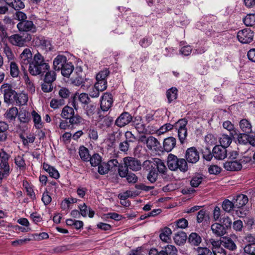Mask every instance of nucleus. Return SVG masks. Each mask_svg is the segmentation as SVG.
I'll return each mask as SVG.
<instances>
[{
  "label": "nucleus",
  "instance_id": "f257e3e1",
  "mask_svg": "<svg viewBox=\"0 0 255 255\" xmlns=\"http://www.w3.org/2000/svg\"><path fill=\"white\" fill-rule=\"evenodd\" d=\"M49 69L50 66L45 62L44 57L39 52H37L34 55L28 70L32 75L37 76L45 73Z\"/></svg>",
  "mask_w": 255,
  "mask_h": 255
},
{
  "label": "nucleus",
  "instance_id": "f03ea898",
  "mask_svg": "<svg viewBox=\"0 0 255 255\" xmlns=\"http://www.w3.org/2000/svg\"><path fill=\"white\" fill-rule=\"evenodd\" d=\"M167 165L169 169L172 171L179 170L185 172L188 170V165L186 160L184 158H178L172 154H169L167 158Z\"/></svg>",
  "mask_w": 255,
  "mask_h": 255
},
{
  "label": "nucleus",
  "instance_id": "7ed1b4c3",
  "mask_svg": "<svg viewBox=\"0 0 255 255\" xmlns=\"http://www.w3.org/2000/svg\"><path fill=\"white\" fill-rule=\"evenodd\" d=\"M187 123L188 121L186 119H182L179 120L174 125V128L177 130L179 139L182 144L185 142L187 138Z\"/></svg>",
  "mask_w": 255,
  "mask_h": 255
},
{
  "label": "nucleus",
  "instance_id": "20e7f679",
  "mask_svg": "<svg viewBox=\"0 0 255 255\" xmlns=\"http://www.w3.org/2000/svg\"><path fill=\"white\" fill-rule=\"evenodd\" d=\"M1 92L3 94L4 102L11 103L14 102L16 92L12 89V86L8 83H4L1 86Z\"/></svg>",
  "mask_w": 255,
  "mask_h": 255
},
{
  "label": "nucleus",
  "instance_id": "39448f33",
  "mask_svg": "<svg viewBox=\"0 0 255 255\" xmlns=\"http://www.w3.org/2000/svg\"><path fill=\"white\" fill-rule=\"evenodd\" d=\"M31 39V36L30 34H26V36L20 35L18 34H13L10 36L8 38V41L13 45L22 47L24 46L26 42L29 41Z\"/></svg>",
  "mask_w": 255,
  "mask_h": 255
},
{
  "label": "nucleus",
  "instance_id": "423d86ee",
  "mask_svg": "<svg viewBox=\"0 0 255 255\" xmlns=\"http://www.w3.org/2000/svg\"><path fill=\"white\" fill-rule=\"evenodd\" d=\"M139 142L145 144L147 148L150 150H156L158 148L159 142L153 136L147 137L144 135H140L138 139Z\"/></svg>",
  "mask_w": 255,
  "mask_h": 255
},
{
  "label": "nucleus",
  "instance_id": "0eeeda50",
  "mask_svg": "<svg viewBox=\"0 0 255 255\" xmlns=\"http://www.w3.org/2000/svg\"><path fill=\"white\" fill-rule=\"evenodd\" d=\"M254 36V32L250 28H245L238 31L237 38L239 41L242 43H249L251 42Z\"/></svg>",
  "mask_w": 255,
  "mask_h": 255
},
{
  "label": "nucleus",
  "instance_id": "6e6552de",
  "mask_svg": "<svg viewBox=\"0 0 255 255\" xmlns=\"http://www.w3.org/2000/svg\"><path fill=\"white\" fill-rule=\"evenodd\" d=\"M123 161L125 165L132 171H137L141 168L142 165L140 161L134 157H126L123 158Z\"/></svg>",
  "mask_w": 255,
  "mask_h": 255
},
{
  "label": "nucleus",
  "instance_id": "1a4fd4ad",
  "mask_svg": "<svg viewBox=\"0 0 255 255\" xmlns=\"http://www.w3.org/2000/svg\"><path fill=\"white\" fill-rule=\"evenodd\" d=\"M17 27L20 31H29L34 33L36 31V27L31 20L20 21L17 24Z\"/></svg>",
  "mask_w": 255,
  "mask_h": 255
},
{
  "label": "nucleus",
  "instance_id": "9d476101",
  "mask_svg": "<svg viewBox=\"0 0 255 255\" xmlns=\"http://www.w3.org/2000/svg\"><path fill=\"white\" fill-rule=\"evenodd\" d=\"M199 153L195 147L188 148L186 151L185 158L186 161L195 163L199 160Z\"/></svg>",
  "mask_w": 255,
  "mask_h": 255
},
{
  "label": "nucleus",
  "instance_id": "9b49d317",
  "mask_svg": "<svg viewBox=\"0 0 255 255\" xmlns=\"http://www.w3.org/2000/svg\"><path fill=\"white\" fill-rule=\"evenodd\" d=\"M113 104V98L112 94L105 93L101 98L100 107L104 112L108 111L111 107Z\"/></svg>",
  "mask_w": 255,
  "mask_h": 255
},
{
  "label": "nucleus",
  "instance_id": "f8f14e48",
  "mask_svg": "<svg viewBox=\"0 0 255 255\" xmlns=\"http://www.w3.org/2000/svg\"><path fill=\"white\" fill-rule=\"evenodd\" d=\"M110 70L108 68H104L103 70H101L96 75V84L100 85L101 86H105L107 88V78L110 74Z\"/></svg>",
  "mask_w": 255,
  "mask_h": 255
},
{
  "label": "nucleus",
  "instance_id": "ddd939ff",
  "mask_svg": "<svg viewBox=\"0 0 255 255\" xmlns=\"http://www.w3.org/2000/svg\"><path fill=\"white\" fill-rule=\"evenodd\" d=\"M33 58L31 50L29 48H25L20 55V62L22 67L30 65Z\"/></svg>",
  "mask_w": 255,
  "mask_h": 255
},
{
  "label": "nucleus",
  "instance_id": "4468645a",
  "mask_svg": "<svg viewBox=\"0 0 255 255\" xmlns=\"http://www.w3.org/2000/svg\"><path fill=\"white\" fill-rule=\"evenodd\" d=\"M132 119V116L128 113L124 112L116 120L115 124L122 128L130 123Z\"/></svg>",
  "mask_w": 255,
  "mask_h": 255
},
{
  "label": "nucleus",
  "instance_id": "2eb2a0df",
  "mask_svg": "<svg viewBox=\"0 0 255 255\" xmlns=\"http://www.w3.org/2000/svg\"><path fill=\"white\" fill-rule=\"evenodd\" d=\"M132 125L135 127L139 133H144L147 131L145 125L142 121L141 117L137 116L132 118Z\"/></svg>",
  "mask_w": 255,
  "mask_h": 255
},
{
  "label": "nucleus",
  "instance_id": "dca6fc26",
  "mask_svg": "<svg viewBox=\"0 0 255 255\" xmlns=\"http://www.w3.org/2000/svg\"><path fill=\"white\" fill-rule=\"evenodd\" d=\"M68 63L65 56L59 54L53 60V68L56 71H60L66 63Z\"/></svg>",
  "mask_w": 255,
  "mask_h": 255
},
{
  "label": "nucleus",
  "instance_id": "f3484780",
  "mask_svg": "<svg viewBox=\"0 0 255 255\" xmlns=\"http://www.w3.org/2000/svg\"><path fill=\"white\" fill-rule=\"evenodd\" d=\"M224 167L228 171H238L242 168V164L240 161L228 160L224 163Z\"/></svg>",
  "mask_w": 255,
  "mask_h": 255
},
{
  "label": "nucleus",
  "instance_id": "a211bd4d",
  "mask_svg": "<svg viewBox=\"0 0 255 255\" xmlns=\"http://www.w3.org/2000/svg\"><path fill=\"white\" fill-rule=\"evenodd\" d=\"M213 156L219 160L224 159L227 156L226 148L220 145L215 146L213 149Z\"/></svg>",
  "mask_w": 255,
  "mask_h": 255
},
{
  "label": "nucleus",
  "instance_id": "6ab92c4d",
  "mask_svg": "<svg viewBox=\"0 0 255 255\" xmlns=\"http://www.w3.org/2000/svg\"><path fill=\"white\" fill-rule=\"evenodd\" d=\"M213 246L212 251L214 255H226L227 253L225 250L223 248L220 241H213L211 242Z\"/></svg>",
  "mask_w": 255,
  "mask_h": 255
},
{
  "label": "nucleus",
  "instance_id": "aec40b11",
  "mask_svg": "<svg viewBox=\"0 0 255 255\" xmlns=\"http://www.w3.org/2000/svg\"><path fill=\"white\" fill-rule=\"evenodd\" d=\"M163 144L164 150L170 152L175 147L176 139L172 136L168 137L164 139Z\"/></svg>",
  "mask_w": 255,
  "mask_h": 255
},
{
  "label": "nucleus",
  "instance_id": "412c9836",
  "mask_svg": "<svg viewBox=\"0 0 255 255\" xmlns=\"http://www.w3.org/2000/svg\"><path fill=\"white\" fill-rule=\"evenodd\" d=\"M234 202L235 205V208H240L247 204L249 199L247 195L244 194H239L234 198Z\"/></svg>",
  "mask_w": 255,
  "mask_h": 255
},
{
  "label": "nucleus",
  "instance_id": "4be33fe9",
  "mask_svg": "<svg viewBox=\"0 0 255 255\" xmlns=\"http://www.w3.org/2000/svg\"><path fill=\"white\" fill-rule=\"evenodd\" d=\"M211 230L214 235L217 237H221L227 233L226 229L221 224L216 223L212 225Z\"/></svg>",
  "mask_w": 255,
  "mask_h": 255
},
{
  "label": "nucleus",
  "instance_id": "5701e85b",
  "mask_svg": "<svg viewBox=\"0 0 255 255\" xmlns=\"http://www.w3.org/2000/svg\"><path fill=\"white\" fill-rule=\"evenodd\" d=\"M23 80L26 85L27 90L31 93H33L35 91V87L33 80L28 76L27 73L24 72Z\"/></svg>",
  "mask_w": 255,
  "mask_h": 255
},
{
  "label": "nucleus",
  "instance_id": "b1692460",
  "mask_svg": "<svg viewBox=\"0 0 255 255\" xmlns=\"http://www.w3.org/2000/svg\"><path fill=\"white\" fill-rule=\"evenodd\" d=\"M43 168L45 171L48 173L49 176L55 179H57L60 177V174L58 170L53 166L50 165L47 163H44Z\"/></svg>",
  "mask_w": 255,
  "mask_h": 255
},
{
  "label": "nucleus",
  "instance_id": "393cba45",
  "mask_svg": "<svg viewBox=\"0 0 255 255\" xmlns=\"http://www.w3.org/2000/svg\"><path fill=\"white\" fill-rule=\"evenodd\" d=\"M10 173V168L8 163H0V184L3 178L7 177Z\"/></svg>",
  "mask_w": 255,
  "mask_h": 255
},
{
  "label": "nucleus",
  "instance_id": "a878e982",
  "mask_svg": "<svg viewBox=\"0 0 255 255\" xmlns=\"http://www.w3.org/2000/svg\"><path fill=\"white\" fill-rule=\"evenodd\" d=\"M113 120L112 117L109 116L102 117L99 116V119L98 123L101 128H109L112 124Z\"/></svg>",
  "mask_w": 255,
  "mask_h": 255
},
{
  "label": "nucleus",
  "instance_id": "bb28decb",
  "mask_svg": "<svg viewBox=\"0 0 255 255\" xmlns=\"http://www.w3.org/2000/svg\"><path fill=\"white\" fill-rule=\"evenodd\" d=\"M31 117L34 123V126L36 129H40L43 127L41 116L35 111H32L31 113Z\"/></svg>",
  "mask_w": 255,
  "mask_h": 255
},
{
  "label": "nucleus",
  "instance_id": "cd10ccee",
  "mask_svg": "<svg viewBox=\"0 0 255 255\" xmlns=\"http://www.w3.org/2000/svg\"><path fill=\"white\" fill-rule=\"evenodd\" d=\"M80 214L83 217H86L87 215L90 218H93L94 216L95 212L91 210L90 208H88L85 203L79 205Z\"/></svg>",
  "mask_w": 255,
  "mask_h": 255
},
{
  "label": "nucleus",
  "instance_id": "c85d7f7f",
  "mask_svg": "<svg viewBox=\"0 0 255 255\" xmlns=\"http://www.w3.org/2000/svg\"><path fill=\"white\" fill-rule=\"evenodd\" d=\"M220 243L223 247L231 251H234L237 248L235 243L230 238H224Z\"/></svg>",
  "mask_w": 255,
  "mask_h": 255
},
{
  "label": "nucleus",
  "instance_id": "c756f323",
  "mask_svg": "<svg viewBox=\"0 0 255 255\" xmlns=\"http://www.w3.org/2000/svg\"><path fill=\"white\" fill-rule=\"evenodd\" d=\"M107 88L105 86H101L100 85L95 84L94 86L89 92V96L92 98H97L99 96L100 92L104 91Z\"/></svg>",
  "mask_w": 255,
  "mask_h": 255
},
{
  "label": "nucleus",
  "instance_id": "7c9ffc66",
  "mask_svg": "<svg viewBox=\"0 0 255 255\" xmlns=\"http://www.w3.org/2000/svg\"><path fill=\"white\" fill-rule=\"evenodd\" d=\"M27 101L28 96L26 94L23 93H16L14 102H15L17 105H24L26 104Z\"/></svg>",
  "mask_w": 255,
  "mask_h": 255
},
{
  "label": "nucleus",
  "instance_id": "2f4dec72",
  "mask_svg": "<svg viewBox=\"0 0 255 255\" xmlns=\"http://www.w3.org/2000/svg\"><path fill=\"white\" fill-rule=\"evenodd\" d=\"M187 235L183 231L178 232L174 237V242L176 245L180 246L183 245L186 241Z\"/></svg>",
  "mask_w": 255,
  "mask_h": 255
},
{
  "label": "nucleus",
  "instance_id": "473e14b6",
  "mask_svg": "<svg viewBox=\"0 0 255 255\" xmlns=\"http://www.w3.org/2000/svg\"><path fill=\"white\" fill-rule=\"evenodd\" d=\"M23 156V155H18L15 156L14 159L15 165L21 171H24L26 166Z\"/></svg>",
  "mask_w": 255,
  "mask_h": 255
},
{
  "label": "nucleus",
  "instance_id": "72a5a7b5",
  "mask_svg": "<svg viewBox=\"0 0 255 255\" xmlns=\"http://www.w3.org/2000/svg\"><path fill=\"white\" fill-rule=\"evenodd\" d=\"M178 96V90L175 87H172L166 92V97L168 102L171 103L174 101Z\"/></svg>",
  "mask_w": 255,
  "mask_h": 255
},
{
  "label": "nucleus",
  "instance_id": "f704fd0d",
  "mask_svg": "<svg viewBox=\"0 0 255 255\" xmlns=\"http://www.w3.org/2000/svg\"><path fill=\"white\" fill-rule=\"evenodd\" d=\"M74 114L75 112L72 108L68 106H66L63 108L61 111V116L63 119L69 120Z\"/></svg>",
  "mask_w": 255,
  "mask_h": 255
},
{
  "label": "nucleus",
  "instance_id": "c9c22d12",
  "mask_svg": "<svg viewBox=\"0 0 255 255\" xmlns=\"http://www.w3.org/2000/svg\"><path fill=\"white\" fill-rule=\"evenodd\" d=\"M74 66L71 62H68L62 67L61 71L62 75L66 77H69L74 70Z\"/></svg>",
  "mask_w": 255,
  "mask_h": 255
},
{
  "label": "nucleus",
  "instance_id": "e433bc0d",
  "mask_svg": "<svg viewBox=\"0 0 255 255\" xmlns=\"http://www.w3.org/2000/svg\"><path fill=\"white\" fill-rule=\"evenodd\" d=\"M39 44L40 45L43 49L46 52L51 51L53 49V46L51 44V41L44 37L38 39Z\"/></svg>",
  "mask_w": 255,
  "mask_h": 255
},
{
  "label": "nucleus",
  "instance_id": "4c0bfd02",
  "mask_svg": "<svg viewBox=\"0 0 255 255\" xmlns=\"http://www.w3.org/2000/svg\"><path fill=\"white\" fill-rule=\"evenodd\" d=\"M155 167L157 168L159 173L162 174H166L167 171V168L164 163L159 158H155Z\"/></svg>",
  "mask_w": 255,
  "mask_h": 255
},
{
  "label": "nucleus",
  "instance_id": "58836bf2",
  "mask_svg": "<svg viewBox=\"0 0 255 255\" xmlns=\"http://www.w3.org/2000/svg\"><path fill=\"white\" fill-rule=\"evenodd\" d=\"M201 237L196 233H192L189 236L188 242L189 243L194 246H198L201 242Z\"/></svg>",
  "mask_w": 255,
  "mask_h": 255
},
{
  "label": "nucleus",
  "instance_id": "ea45409f",
  "mask_svg": "<svg viewBox=\"0 0 255 255\" xmlns=\"http://www.w3.org/2000/svg\"><path fill=\"white\" fill-rule=\"evenodd\" d=\"M102 157L97 153H94L90 156L88 161L92 166L96 167L102 162Z\"/></svg>",
  "mask_w": 255,
  "mask_h": 255
},
{
  "label": "nucleus",
  "instance_id": "a19ab883",
  "mask_svg": "<svg viewBox=\"0 0 255 255\" xmlns=\"http://www.w3.org/2000/svg\"><path fill=\"white\" fill-rule=\"evenodd\" d=\"M171 234V230L168 227H165L161 231L160 234V238L162 241L168 243L170 240Z\"/></svg>",
  "mask_w": 255,
  "mask_h": 255
},
{
  "label": "nucleus",
  "instance_id": "79ce46f5",
  "mask_svg": "<svg viewBox=\"0 0 255 255\" xmlns=\"http://www.w3.org/2000/svg\"><path fill=\"white\" fill-rule=\"evenodd\" d=\"M65 101L63 99L53 98L50 102V107L53 109H57L64 106Z\"/></svg>",
  "mask_w": 255,
  "mask_h": 255
},
{
  "label": "nucleus",
  "instance_id": "37998d69",
  "mask_svg": "<svg viewBox=\"0 0 255 255\" xmlns=\"http://www.w3.org/2000/svg\"><path fill=\"white\" fill-rule=\"evenodd\" d=\"M240 127L243 132L249 133L252 131V126L249 121L243 119L240 121Z\"/></svg>",
  "mask_w": 255,
  "mask_h": 255
},
{
  "label": "nucleus",
  "instance_id": "c03bdc74",
  "mask_svg": "<svg viewBox=\"0 0 255 255\" xmlns=\"http://www.w3.org/2000/svg\"><path fill=\"white\" fill-rule=\"evenodd\" d=\"M244 24L247 26H255V14L250 13L247 14L243 19Z\"/></svg>",
  "mask_w": 255,
  "mask_h": 255
},
{
  "label": "nucleus",
  "instance_id": "a18cd8bd",
  "mask_svg": "<svg viewBox=\"0 0 255 255\" xmlns=\"http://www.w3.org/2000/svg\"><path fill=\"white\" fill-rule=\"evenodd\" d=\"M79 154L81 159L87 162L90 157L88 149L84 146H81L79 150Z\"/></svg>",
  "mask_w": 255,
  "mask_h": 255
},
{
  "label": "nucleus",
  "instance_id": "49530a36",
  "mask_svg": "<svg viewBox=\"0 0 255 255\" xmlns=\"http://www.w3.org/2000/svg\"><path fill=\"white\" fill-rule=\"evenodd\" d=\"M9 72L10 76L13 78H17L19 74V70L16 63L11 62L9 66Z\"/></svg>",
  "mask_w": 255,
  "mask_h": 255
},
{
  "label": "nucleus",
  "instance_id": "de8ad7c7",
  "mask_svg": "<svg viewBox=\"0 0 255 255\" xmlns=\"http://www.w3.org/2000/svg\"><path fill=\"white\" fill-rule=\"evenodd\" d=\"M219 141L221 146L225 147H228L232 142L231 137L226 134H223L219 138Z\"/></svg>",
  "mask_w": 255,
  "mask_h": 255
},
{
  "label": "nucleus",
  "instance_id": "09e8293b",
  "mask_svg": "<svg viewBox=\"0 0 255 255\" xmlns=\"http://www.w3.org/2000/svg\"><path fill=\"white\" fill-rule=\"evenodd\" d=\"M234 208H235L234 202H232L228 199H225L222 203V208L226 212H231Z\"/></svg>",
  "mask_w": 255,
  "mask_h": 255
},
{
  "label": "nucleus",
  "instance_id": "8fccbe9b",
  "mask_svg": "<svg viewBox=\"0 0 255 255\" xmlns=\"http://www.w3.org/2000/svg\"><path fill=\"white\" fill-rule=\"evenodd\" d=\"M84 119L79 115L75 114L69 119V123L72 126H78L84 123Z\"/></svg>",
  "mask_w": 255,
  "mask_h": 255
},
{
  "label": "nucleus",
  "instance_id": "3c124183",
  "mask_svg": "<svg viewBox=\"0 0 255 255\" xmlns=\"http://www.w3.org/2000/svg\"><path fill=\"white\" fill-rule=\"evenodd\" d=\"M46 74L45 75L44 80L46 82H50L53 83L56 80V73L55 71L53 70H47L45 72Z\"/></svg>",
  "mask_w": 255,
  "mask_h": 255
},
{
  "label": "nucleus",
  "instance_id": "603ef678",
  "mask_svg": "<svg viewBox=\"0 0 255 255\" xmlns=\"http://www.w3.org/2000/svg\"><path fill=\"white\" fill-rule=\"evenodd\" d=\"M18 110L15 107L10 108L6 111L5 114V117L10 120H13L15 119L16 116L18 115Z\"/></svg>",
  "mask_w": 255,
  "mask_h": 255
},
{
  "label": "nucleus",
  "instance_id": "864d4df0",
  "mask_svg": "<svg viewBox=\"0 0 255 255\" xmlns=\"http://www.w3.org/2000/svg\"><path fill=\"white\" fill-rule=\"evenodd\" d=\"M18 117L21 123H28L30 120L29 114L25 110L20 111L18 113Z\"/></svg>",
  "mask_w": 255,
  "mask_h": 255
},
{
  "label": "nucleus",
  "instance_id": "5fc2aeb1",
  "mask_svg": "<svg viewBox=\"0 0 255 255\" xmlns=\"http://www.w3.org/2000/svg\"><path fill=\"white\" fill-rule=\"evenodd\" d=\"M158 172L156 171V167L152 168L151 170L149 171V173L147 174V178L149 181L151 183H154L157 178Z\"/></svg>",
  "mask_w": 255,
  "mask_h": 255
},
{
  "label": "nucleus",
  "instance_id": "6e6d98bb",
  "mask_svg": "<svg viewBox=\"0 0 255 255\" xmlns=\"http://www.w3.org/2000/svg\"><path fill=\"white\" fill-rule=\"evenodd\" d=\"M3 53L5 56L7 57L8 61L14 60L15 56L14 54L10 47L7 45L3 47Z\"/></svg>",
  "mask_w": 255,
  "mask_h": 255
},
{
  "label": "nucleus",
  "instance_id": "4d7b16f0",
  "mask_svg": "<svg viewBox=\"0 0 255 255\" xmlns=\"http://www.w3.org/2000/svg\"><path fill=\"white\" fill-rule=\"evenodd\" d=\"M10 155L3 149H0V163H8Z\"/></svg>",
  "mask_w": 255,
  "mask_h": 255
},
{
  "label": "nucleus",
  "instance_id": "13d9d810",
  "mask_svg": "<svg viewBox=\"0 0 255 255\" xmlns=\"http://www.w3.org/2000/svg\"><path fill=\"white\" fill-rule=\"evenodd\" d=\"M209 218V216L206 214V210L202 209L199 211L197 216V221L201 223Z\"/></svg>",
  "mask_w": 255,
  "mask_h": 255
},
{
  "label": "nucleus",
  "instance_id": "bf43d9fd",
  "mask_svg": "<svg viewBox=\"0 0 255 255\" xmlns=\"http://www.w3.org/2000/svg\"><path fill=\"white\" fill-rule=\"evenodd\" d=\"M97 166L98 167V172L101 175L106 174L109 171V168L107 162H101Z\"/></svg>",
  "mask_w": 255,
  "mask_h": 255
},
{
  "label": "nucleus",
  "instance_id": "052dcab7",
  "mask_svg": "<svg viewBox=\"0 0 255 255\" xmlns=\"http://www.w3.org/2000/svg\"><path fill=\"white\" fill-rule=\"evenodd\" d=\"M221 224L227 230L231 227L232 221L231 219L228 216H225L220 220Z\"/></svg>",
  "mask_w": 255,
  "mask_h": 255
},
{
  "label": "nucleus",
  "instance_id": "680f3d73",
  "mask_svg": "<svg viewBox=\"0 0 255 255\" xmlns=\"http://www.w3.org/2000/svg\"><path fill=\"white\" fill-rule=\"evenodd\" d=\"M203 178L200 175L194 176L190 181V184L193 187H197L202 182Z\"/></svg>",
  "mask_w": 255,
  "mask_h": 255
},
{
  "label": "nucleus",
  "instance_id": "e2e57ef3",
  "mask_svg": "<svg viewBox=\"0 0 255 255\" xmlns=\"http://www.w3.org/2000/svg\"><path fill=\"white\" fill-rule=\"evenodd\" d=\"M176 225V228L180 229H185L188 226V222L185 218H181L174 223Z\"/></svg>",
  "mask_w": 255,
  "mask_h": 255
},
{
  "label": "nucleus",
  "instance_id": "0e129e2a",
  "mask_svg": "<svg viewBox=\"0 0 255 255\" xmlns=\"http://www.w3.org/2000/svg\"><path fill=\"white\" fill-rule=\"evenodd\" d=\"M33 240L35 241H41L42 240L47 239L49 238L48 234L46 232H42L39 234H33L31 235Z\"/></svg>",
  "mask_w": 255,
  "mask_h": 255
},
{
  "label": "nucleus",
  "instance_id": "69168bd1",
  "mask_svg": "<svg viewBox=\"0 0 255 255\" xmlns=\"http://www.w3.org/2000/svg\"><path fill=\"white\" fill-rule=\"evenodd\" d=\"M70 91L66 88L62 87L58 91V95L61 99H63L64 100L67 99L70 95Z\"/></svg>",
  "mask_w": 255,
  "mask_h": 255
},
{
  "label": "nucleus",
  "instance_id": "338daca9",
  "mask_svg": "<svg viewBox=\"0 0 255 255\" xmlns=\"http://www.w3.org/2000/svg\"><path fill=\"white\" fill-rule=\"evenodd\" d=\"M196 251L197 255H212V252L206 247H198Z\"/></svg>",
  "mask_w": 255,
  "mask_h": 255
},
{
  "label": "nucleus",
  "instance_id": "774afa93",
  "mask_svg": "<svg viewBox=\"0 0 255 255\" xmlns=\"http://www.w3.org/2000/svg\"><path fill=\"white\" fill-rule=\"evenodd\" d=\"M244 251L249 255H255V243L246 246L244 248Z\"/></svg>",
  "mask_w": 255,
  "mask_h": 255
}]
</instances>
